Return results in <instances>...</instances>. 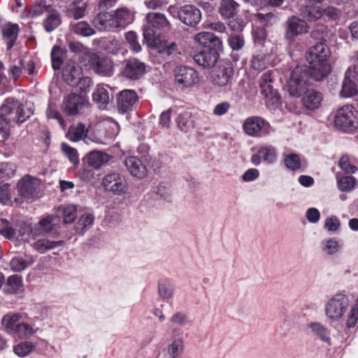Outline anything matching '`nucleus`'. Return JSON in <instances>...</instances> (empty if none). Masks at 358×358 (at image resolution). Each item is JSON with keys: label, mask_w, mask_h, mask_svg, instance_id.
Wrapping results in <instances>:
<instances>
[{"label": "nucleus", "mask_w": 358, "mask_h": 358, "mask_svg": "<svg viewBox=\"0 0 358 358\" xmlns=\"http://www.w3.org/2000/svg\"><path fill=\"white\" fill-rule=\"evenodd\" d=\"M331 50L328 45L323 43H317L306 52V58L309 64L306 67L296 66L290 73L287 83V89L289 95L299 97L308 85V77L315 81H321L331 72V68L329 62Z\"/></svg>", "instance_id": "obj_1"}, {"label": "nucleus", "mask_w": 358, "mask_h": 358, "mask_svg": "<svg viewBox=\"0 0 358 358\" xmlns=\"http://www.w3.org/2000/svg\"><path fill=\"white\" fill-rule=\"evenodd\" d=\"M148 24L143 30V38L146 45L151 48H155L163 56H170L178 50L175 42H168L156 32V29H166L170 27L169 22L164 14L150 13L146 15Z\"/></svg>", "instance_id": "obj_2"}, {"label": "nucleus", "mask_w": 358, "mask_h": 358, "mask_svg": "<svg viewBox=\"0 0 358 358\" xmlns=\"http://www.w3.org/2000/svg\"><path fill=\"white\" fill-rule=\"evenodd\" d=\"M1 325L6 333L20 339H29L41 331L27 314L9 312L1 319Z\"/></svg>", "instance_id": "obj_3"}, {"label": "nucleus", "mask_w": 358, "mask_h": 358, "mask_svg": "<svg viewBox=\"0 0 358 358\" xmlns=\"http://www.w3.org/2000/svg\"><path fill=\"white\" fill-rule=\"evenodd\" d=\"M134 21V15L127 8H119L114 12L99 13L93 24L101 31H117Z\"/></svg>", "instance_id": "obj_4"}, {"label": "nucleus", "mask_w": 358, "mask_h": 358, "mask_svg": "<svg viewBox=\"0 0 358 358\" xmlns=\"http://www.w3.org/2000/svg\"><path fill=\"white\" fill-rule=\"evenodd\" d=\"M32 103H22L14 99H7L6 103L0 107V115L10 122L21 124L33 114Z\"/></svg>", "instance_id": "obj_5"}, {"label": "nucleus", "mask_w": 358, "mask_h": 358, "mask_svg": "<svg viewBox=\"0 0 358 358\" xmlns=\"http://www.w3.org/2000/svg\"><path fill=\"white\" fill-rule=\"evenodd\" d=\"M334 122L338 130L352 132L358 128V110L351 105L343 106L336 110Z\"/></svg>", "instance_id": "obj_6"}, {"label": "nucleus", "mask_w": 358, "mask_h": 358, "mask_svg": "<svg viewBox=\"0 0 358 358\" xmlns=\"http://www.w3.org/2000/svg\"><path fill=\"white\" fill-rule=\"evenodd\" d=\"M349 299L343 294L334 295L327 302L325 314L331 322H338L343 318L349 307Z\"/></svg>", "instance_id": "obj_7"}, {"label": "nucleus", "mask_w": 358, "mask_h": 358, "mask_svg": "<svg viewBox=\"0 0 358 358\" xmlns=\"http://www.w3.org/2000/svg\"><path fill=\"white\" fill-rule=\"evenodd\" d=\"M175 81L180 89L191 88L199 82L198 72L187 66H178L173 71Z\"/></svg>", "instance_id": "obj_8"}, {"label": "nucleus", "mask_w": 358, "mask_h": 358, "mask_svg": "<svg viewBox=\"0 0 358 358\" xmlns=\"http://www.w3.org/2000/svg\"><path fill=\"white\" fill-rule=\"evenodd\" d=\"M90 107L86 96L82 94L71 93L63 101L64 111L68 115H77L85 112Z\"/></svg>", "instance_id": "obj_9"}, {"label": "nucleus", "mask_w": 358, "mask_h": 358, "mask_svg": "<svg viewBox=\"0 0 358 358\" xmlns=\"http://www.w3.org/2000/svg\"><path fill=\"white\" fill-rule=\"evenodd\" d=\"M0 234L6 236L9 239L17 238L23 241H29L31 239L36 238L33 233V228L29 226L23 225L17 231L9 226V223L6 220H1Z\"/></svg>", "instance_id": "obj_10"}, {"label": "nucleus", "mask_w": 358, "mask_h": 358, "mask_svg": "<svg viewBox=\"0 0 358 358\" xmlns=\"http://www.w3.org/2000/svg\"><path fill=\"white\" fill-rule=\"evenodd\" d=\"M102 185L107 191L119 196L126 194L128 189L125 178L118 173H111L105 176Z\"/></svg>", "instance_id": "obj_11"}, {"label": "nucleus", "mask_w": 358, "mask_h": 358, "mask_svg": "<svg viewBox=\"0 0 358 358\" xmlns=\"http://www.w3.org/2000/svg\"><path fill=\"white\" fill-rule=\"evenodd\" d=\"M309 27L307 22L296 16H292L286 22L285 40L289 44L294 43L299 36L306 34Z\"/></svg>", "instance_id": "obj_12"}, {"label": "nucleus", "mask_w": 358, "mask_h": 358, "mask_svg": "<svg viewBox=\"0 0 358 358\" xmlns=\"http://www.w3.org/2000/svg\"><path fill=\"white\" fill-rule=\"evenodd\" d=\"M269 124L259 116H251L246 118L243 124L244 132L252 137H258L268 134Z\"/></svg>", "instance_id": "obj_13"}, {"label": "nucleus", "mask_w": 358, "mask_h": 358, "mask_svg": "<svg viewBox=\"0 0 358 358\" xmlns=\"http://www.w3.org/2000/svg\"><path fill=\"white\" fill-rule=\"evenodd\" d=\"M358 78V68L349 67L345 73L340 94L343 98H350L357 92L355 80Z\"/></svg>", "instance_id": "obj_14"}, {"label": "nucleus", "mask_w": 358, "mask_h": 358, "mask_svg": "<svg viewBox=\"0 0 358 358\" xmlns=\"http://www.w3.org/2000/svg\"><path fill=\"white\" fill-rule=\"evenodd\" d=\"M90 62L93 71L101 76H111L114 72L113 63L108 57H100L96 54H92Z\"/></svg>", "instance_id": "obj_15"}, {"label": "nucleus", "mask_w": 358, "mask_h": 358, "mask_svg": "<svg viewBox=\"0 0 358 358\" xmlns=\"http://www.w3.org/2000/svg\"><path fill=\"white\" fill-rule=\"evenodd\" d=\"M146 71V65L136 58H129L124 62L122 73L130 80L140 79Z\"/></svg>", "instance_id": "obj_16"}, {"label": "nucleus", "mask_w": 358, "mask_h": 358, "mask_svg": "<svg viewBox=\"0 0 358 358\" xmlns=\"http://www.w3.org/2000/svg\"><path fill=\"white\" fill-rule=\"evenodd\" d=\"M39 186L37 178L31 176H25L17 183V191L20 196L27 199L36 196V190Z\"/></svg>", "instance_id": "obj_17"}, {"label": "nucleus", "mask_w": 358, "mask_h": 358, "mask_svg": "<svg viewBox=\"0 0 358 358\" xmlns=\"http://www.w3.org/2000/svg\"><path fill=\"white\" fill-rule=\"evenodd\" d=\"M178 17L183 24L194 27L201 21V13L194 6L185 5L178 11Z\"/></svg>", "instance_id": "obj_18"}, {"label": "nucleus", "mask_w": 358, "mask_h": 358, "mask_svg": "<svg viewBox=\"0 0 358 358\" xmlns=\"http://www.w3.org/2000/svg\"><path fill=\"white\" fill-rule=\"evenodd\" d=\"M222 49H206L195 54L193 57L194 62L204 69L213 67L218 59V51Z\"/></svg>", "instance_id": "obj_19"}, {"label": "nucleus", "mask_w": 358, "mask_h": 358, "mask_svg": "<svg viewBox=\"0 0 358 358\" xmlns=\"http://www.w3.org/2000/svg\"><path fill=\"white\" fill-rule=\"evenodd\" d=\"M277 160V150L273 145H267L262 146L256 154L251 157L252 163L258 166L263 161L264 162L271 164Z\"/></svg>", "instance_id": "obj_20"}, {"label": "nucleus", "mask_w": 358, "mask_h": 358, "mask_svg": "<svg viewBox=\"0 0 358 358\" xmlns=\"http://www.w3.org/2000/svg\"><path fill=\"white\" fill-rule=\"evenodd\" d=\"M252 37L255 46L259 49H266V53L277 50V46L266 38V32L264 27L255 26L252 30Z\"/></svg>", "instance_id": "obj_21"}, {"label": "nucleus", "mask_w": 358, "mask_h": 358, "mask_svg": "<svg viewBox=\"0 0 358 358\" xmlns=\"http://www.w3.org/2000/svg\"><path fill=\"white\" fill-rule=\"evenodd\" d=\"M137 94L131 90H125L120 92L117 100V108L120 113H126L133 110L138 101Z\"/></svg>", "instance_id": "obj_22"}, {"label": "nucleus", "mask_w": 358, "mask_h": 358, "mask_svg": "<svg viewBox=\"0 0 358 358\" xmlns=\"http://www.w3.org/2000/svg\"><path fill=\"white\" fill-rule=\"evenodd\" d=\"M260 54L253 57L251 66L254 70L260 71L268 66H273L275 64V55L277 50L272 53H266V49H259Z\"/></svg>", "instance_id": "obj_23"}, {"label": "nucleus", "mask_w": 358, "mask_h": 358, "mask_svg": "<svg viewBox=\"0 0 358 358\" xmlns=\"http://www.w3.org/2000/svg\"><path fill=\"white\" fill-rule=\"evenodd\" d=\"M194 41L199 45L206 48V49H222V41L212 32L202 31L198 33L194 36Z\"/></svg>", "instance_id": "obj_24"}, {"label": "nucleus", "mask_w": 358, "mask_h": 358, "mask_svg": "<svg viewBox=\"0 0 358 358\" xmlns=\"http://www.w3.org/2000/svg\"><path fill=\"white\" fill-rule=\"evenodd\" d=\"M124 165L130 174L138 178H144L148 173L145 165L136 157H127L124 159Z\"/></svg>", "instance_id": "obj_25"}, {"label": "nucleus", "mask_w": 358, "mask_h": 358, "mask_svg": "<svg viewBox=\"0 0 358 358\" xmlns=\"http://www.w3.org/2000/svg\"><path fill=\"white\" fill-rule=\"evenodd\" d=\"M233 75L234 69L230 64L220 66L213 76V83L218 87L226 86L230 83Z\"/></svg>", "instance_id": "obj_26"}, {"label": "nucleus", "mask_w": 358, "mask_h": 358, "mask_svg": "<svg viewBox=\"0 0 358 358\" xmlns=\"http://www.w3.org/2000/svg\"><path fill=\"white\" fill-rule=\"evenodd\" d=\"M81 74V68L75 63L67 64L62 72L65 82L71 86H75L77 85L78 80L80 79Z\"/></svg>", "instance_id": "obj_27"}, {"label": "nucleus", "mask_w": 358, "mask_h": 358, "mask_svg": "<svg viewBox=\"0 0 358 358\" xmlns=\"http://www.w3.org/2000/svg\"><path fill=\"white\" fill-rule=\"evenodd\" d=\"M111 99L107 87L98 85L92 94V100L100 109H105Z\"/></svg>", "instance_id": "obj_28"}, {"label": "nucleus", "mask_w": 358, "mask_h": 358, "mask_svg": "<svg viewBox=\"0 0 358 358\" xmlns=\"http://www.w3.org/2000/svg\"><path fill=\"white\" fill-rule=\"evenodd\" d=\"M19 27L17 24L7 23L2 26L1 31L3 39L7 43V49L10 50L14 45L17 38Z\"/></svg>", "instance_id": "obj_29"}, {"label": "nucleus", "mask_w": 358, "mask_h": 358, "mask_svg": "<svg viewBox=\"0 0 358 358\" xmlns=\"http://www.w3.org/2000/svg\"><path fill=\"white\" fill-rule=\"evenodd\" d=\"M110 159V156L107 153L102 151L94 150L88 154L87 163L89 166L94 169H99L108 163Z\"/></svg>", "instance_id": "obj_30"}, {"label": "nucleus", "mask_w": 358, "mask_h": 358, "mask_svg": "<svg viewBox=\"0 0 358 358\" xmlns=\"http://www.w3.org/2000/svg\"><path fill=\"white\" fill-rule=\"evenodd\" d=\"M322 99L320 92L310 90L306 92L303 98V103L307 109L314 110L321 105Z\"/></svg>", "instance_id": "obj_31"}, {"label": "nucleus", "mask_w": 358, "mask_h": 358, "mask_svg": "<svg viewBox=\"0 0 358 358\" xmlns=\"http://www.w3.org/2000/svg\"><path fill=\"white\" fill-rule=\"evenodd\" d=\"M53 217L47 216L41 219L33 227V233L37 237L50 234L53 230Z\"/></svg>", "instance_id": "obj_32"}, {"label": "nucleus", "mask_w": 358, "mask_h": 358, "mask_svg": "<svg viewBox=\"0 0 358 358\" xmlns=\"http://www.w3.org/2000/svg\"><path fill=\"white\" fill-rule=\"evenodd\" d=\"M34 262L35 259L31 255H26L23 257H14L10 262V266L12 271L20 272L33 264Z\"/></svg>", "instance_id": "obj_33"}, {"label": "nucleus", "mask_w": 358, "mask_h": 358, "mask_svg": "<svg viewBox=\"0 0 358 358\" xmlns=\"http://www.w3.org/2000/svg\"><path fill=\"white\" fill-rule=\"evenodd\" d=\"M13 346V352L19 357H25L32 353L36 348V343L24 339Z\"/></svg>", "instance_id": "obj_34"}, {"label": "nucleus", "mask_w": 358, "mask_h": 358, "mask_svg": "<svg viewBox=\"0 0 358 358\" xmlns=\"http://www.w3.org/2000/svg\"><path fill=\"white\" fill-rule=\"evenodd\" d=\"M238 4L234 0H222L219 12L224 18L234 17L238 12Z\"/></svg>", "instance_id": "obj_35"}, {"label": "nucleus", "mask_w": 358, "mask_h": 358, "mask_svg": "<svg viewBox=\"0 0 358 358\" xmlns=\"http://www.w3.org/2000/svg\"><path fill=\"white\" fill-rule=\"evenodd\" d=\"M178 127L182 131L187 132L194 127L192 113L184 110L180 113L176 119Z\"/></svg>", "instance_id": "obj_36"}, {"label": "nucleus", "mask_w": 358, "mask_h": 358, "mask_svg": "<svg viewBox=\"0 0 358 358\" xmlns=\"http://www.w3.org/2000/svg\"><path fill=\"white\" fill-rule=\"evenodd\" d=\"M183 351V341L181 338L174 339L164 349L165 358H177Z\"/></svg>", "instance_id": "obj_37"}, {"label": "nucleus", "mask_w": 358, "mask_h": 358, "mask_svg": "<svg viewBox=\"0 0 358 358\" xmlns=\"http://www.w3.org/2000/svg\"><path fill=\"white\" fill-rule=\"evenodd\" d=\"M61 17L57 11L51 8L43 20V27L46 31L51 32L61 24Z\"/></svg>", "instance_id": "obj_38"}, {"label": "nucleus", "mask_w": 358, "mask_h": 358, "mask_svg": "<svg viewBox=\"0 0 358 358\" xmlns=\"http://www.w3.org/2000/svg\"><path fill=\"white\" fill-rule=\"evenodd\" d=\"M307 327L310 329L312 332L322 341L328 345L331 344L329 331L323 324L320 322H310L307 324Z\"/></svg>", "instance_id": "obj_39"}, {"label": "nucleus", "mask_w": 358, "mask_h": 358, "mask_svg": "<svg viewBox=\"0 0 358 358\" xmlns=\"http://www.w3.org/2000/svg\"><path fill=\"white\" fill-rule=\"evenodd\" d=\"M63 244V241H52L46 238H40L36 239L32 244L34 249L40 253H44Z\"/></svg>", "instance_id": "obj_40"}, {"label": "nucleus", "mask_w": 358, "mask_h": 358, "mask_svg": "<svg viewBox=\"0 0 358 358\" xmlns=\"http://www.w3.org/2000/svg\"><path fill=\"white\" fill-rule=\"evenodd\" d=\"M158 294L164 300H168L173 297L174 286L170 280L164 278L159 280Z\"/></svg>", "instance_id": "obj_41"}, {"label": "nucleus", "mask_w": 358, "mask_h": 358, "mask_svg": "<svg viewBox=\"0 0 358 358\" xmlns=\"http://www.w3.org/2000/svg\"><path fill=\"white\" fill-rule=\"evenodd\" d=\"M273 71H267L260 78L259 80V87L261 93L263 96L266 94L273 93L275 90L273 89L271 83H273Z\"/></svg>", "instance_id": "obj_42"}, {"label": "nucleus", "mask_w": 358, "mask_h": 358, "mask_svg": "<svg viewBox=\"0 0 358 358\" xmlns=\"http://www.w3.org/2000/svg\"><path fill=\"white\" fill-rule=\"evenodd\" d=\"M301 15L308 22H313L320 19L324 15V11L319 6H306L301 10Z\"/></svg>", "instance_id": "obj_43"}, {"label": "nucleus", "mask_w": 358, "mask_h": 358, "mask_svg": "<svg viewBox=\"0 0 358 358\" xmlns=\"http://www.w3.org/2000/svg\"><path fill=\"white\" fill-rule=\"evenodd\" d=\"M86 133L87 130L85 129V125L78 123L70 127L66 136L70 141L77 142L86 136Z\"/></svg>", "instance_id": "obj_44"}, {"label": "nucleus", "mask_w": 358, "mask_h": 358, "mask_svg": "<svg viewBox=\"0 0 358 358\" xmlns=\"http://www.w3.org/2000/svg\"><path fill=\"white\" fill-rule=\"evenodd\" d=\"M6 283L11 293L17 294L23 291L24 285L22 277L20 275L15 274L9 276Z\"/></svg>", "instance_id": "obj_45"}, {"label": "nucleus", "mask_w": 358, "mask_h": 358, "mask_svg": "<svg viewBox=\"0 0 358 358\" xmlns=\"http://www.w3.org/2000/svg\"><path fill=\"white\" fill-rule=\"evenodd\" d=\"M71 27L73 32L84 36H92L94 34V29L85 21L71 23Z\"/></svg>", "instance_id": "obj_46"}, {"label": "nucleus", "mask_w": 358, "mask_h": 358, "mask_svg": "<svg viewBox=\"0 0 358 358\" xmlns=\"http://www.w3.org/2000/svg\"><path fill=\"white\" fill-rule=\"evenodd\" d=\"M124 38L129 44L130 50L134 53H138L141 51L142 48L138 41L137 34L134 31H129L124 34Z\"/></svg>", "instance_id": "obj_47"}, {"label": "nucleus", "mask_w": 358, "mask_h": 358, "mask_svg": "<svg viewBox=\"0 0 358 358\" xmlns=\"http://www.w3.org/2000/svg\"><path fill=\"white\" fill-rule=\"evenodd\" d=\"M64 53L59 46H54L51 52L52 64L55 70L59 69L64 61Z\"/></svg>", "instance_id": "obj_48"}, {"label": "nucleus", "mask_w": 358, "mask_h": 358, "mask_svg": "<svg viewBox=\"0 0 358 358\" xmlns=\"http://www.w3.org/2000/svg\"><path fill=\"white\" fill-rule=\"evenodd\" d=\"M284 162L286 168L292 171L299 170L301 166L300 157L296 154H289L286 155Z\"/></svg>", "instance_id": "obj_49"}, {"label": "nucleus", "mask_w": 358, "mask_h": 358, "mask_svg": "<svg viewBox=\"0 0 358 358\" xmlns=\"http://www.w3.org/2000/svg\"><path fill=\"white\" fill-rule=\"evenodd\" d=\"M322 245L323 251L329 255L337 253L341 248V245L335 238H329L323 241Z\"/></svg>", "instance_id": "obj_50"}, {"label": "nucleus", "mask_w": 358, "mask_h": 358, "mask_svg": "<svg viewBox=\"0 0 358 358\" xmlns=\"http://www.w3.org/2000/svg\"><path fill=\"white\" fill-rule=\"evenodd\" d=\"M265 104L270 110H275L280 105V97L276 91L264 96Z\"/></svg>", "instance_id": "obj_51"}, {"label": "nucleus", "mask_w": 358, "mask_h": 358, "mask_svg": "<svg viewBox=\"0 0 358 358\" xmlns=\"http://www.w3.org/2000/svg\"><path fill=\"white\" fill-rule=\"evenodd\" d=\"M10 122L0 115V141H6L10 136Z\"/></svg>", "instance_id": "obj_52"}, {"label": "nucleus", "mask_w": 358, "mask_h": 358, "mask_svg": "<svg viewBox=\"0 0 358 358\" xmlns=\"http://www.w3.org/2000/svg\"><path fill=\"white\" fill-rule=\"evenodd\" d=\"M340 168L348 173H354L357 171L356 166L352 164L348 155H343L339 161Z\"/></svg>", "instance_id": "obj_53"}, {"label": "nucleus", "mask_w": 358, "mask_h": 358, "mask_svg": "<svg viewBox=\"0 0 358 358\" xmlns=\"http://www.w3.org/2000/svg\"><path fill=\"white\" fill-rule=\"evenodd\" d=\"M51 8V6L46 5L43 2L36 3L30 8L29 15L32 17H35L43 13L47 14L50 10Z\"/></svg>", "instance_id": "obj_54"}, {"label": "nucleus", "mask_w": 358, "mask_h": 358, "mask_svg": "<svg viewBox=\"0 0 358 358\" xmlns=\"http://www.w3.org/2000/svg\"><path fill=\"white\" fill-rule=\"evenodd\" d=\"M358 322V304L352 306L348 313L345 325L348 329L354 328Z\"/></svg>", "instance_id": "obj_55"}, {"label": "nucleus", "mask_w": 358, "mask_h": 358, "mask_svg": "<svg viewBox=\"0 0 358 358\" xmlns=\"http://www.w3.org/2000/svg\"><path fill=\"white\" fill-rule=\"evenodd\" d=\"M355 178L352 176H345L338 180V189L343 192H348L353 189Z\"/></svg>", "instance_id": "obj_56"}, {"label": "nucleus", "mask_w": 358, "mask_h": 358, "mask_svg": "<svg viewBox=\"0 0 358 358\" xmlns=\"http://www.w3.org/2000/svg\"><path fill=\"white\" fill-rule=\"evenodd\" d=\"M86 11V3H75L69 10V15L75 20H78L85 16Z\"/></svg>", "instance_id": "obj_57"}, {"label": "nucleus", "mask_w": 358, "mask_h": 358, "mask_svg": "<svg viewBox=\"0 0 358 358\" xmlns=\"http://www.w3.org/2000/svg\"><path fill=\"white\" fill-rule=\"evenodd\" d=\"M62 149L66 156L69 158V161L73 164H77L79 163V157L77 150L70 147L66 143L62 144Z\"/></svg>", "instance_id": "obj_58"}, {"label": "nucleus", "mask_w": 358, "mask_h": 358, "mask_svg": "<svg viewBox=\"0 0 358 358\" xmlns=\"http://www.w3.org/2000/svg\"><path fill=\"white\" fill-rule=\"evenodd\" d=\"M64 222L71 223L77 216L76 209L73 206H68L63 209Z\"/></svg>", "instance_id": "obj_59"}, {"label": "nucleus", "mask_w": 358, "mask_h": 358, "mask_svg": "<svg viewBox=\"0 0 358 358\" xmlns=\"http://www.w3.org/2000/svg\"><path fill=\"white\" fill-rule=\"evenodd\" d=\"M15 174V169L12 164L3 162L0 163V179L9 178Z\"/></svg>", "instance_id": "obj_60"}, {"label": "nucleus", "mask_w": 358, "mask_h": 358, "mask_svg": "<svg viewBox=\"0 0 358 358\" xmlns=\"http://www.w3.org/2000/svg\"><path fill=\"white\" fill-rule=\"evenodd\" d=\"M340 221L336 216L332 215L326 218L324 228L329 231H336L340 228Z\"/></svg>", "instance_id": "obj_61"}, {"label": "nucleus", "mask_w": 358, "mask_h": 358, "mask_svg": "<svg viewBox=\"0 0 358 358\" xmlns=\"http://www.w3.org/2000/svg\"><path fill=\"white\" fill-rule=\"evenodd\" d=\"M122 45L119 40L112 39L106 43L104 48L108 53L115 55L122 49Z\"/></svg>", "instance_id": "obj_62"}, {"label": "nucleus", "mask_w": 358, "mask_h": 358, "mask_svg": "<svg viewBox=\"0 0 358 358\" xmlns=\"http://www.w3.org/2000/svg\"><path fill=\"white\" fill-rule=\"evenodd\" d=\"M228 43L231 48L234 50L241 49L245 43L243 38L238 35L230 36L228 38Z\"/></svg>", "instance_id": "obj_63"}, {"label": "nucleus", "mask_w": 358, "mask_h": 358, "mask_svg": "<svg viewBox=\"0 0 358 358\" xmlns=\"http://www.w3.org/2000/svg\"><path fill=\"white\" fill-rule=\"evenodd\" d=\"M103 123L104 125H108L110 127L109 138H115L119 132V125L117 122L110 117H106L103 120Z\"/></svg>", "instance_id": "obj_64"}]
</instances>
